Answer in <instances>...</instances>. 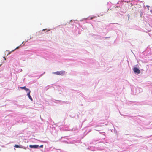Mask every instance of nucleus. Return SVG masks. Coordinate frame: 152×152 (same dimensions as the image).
<instances>
[{"label": "nucleus", "instance_id": "nucleus-1", "mask_svg": "<svg viewBox=\"0 0 152 152\" xmlns=\"http://www.w3.org/2000/svg\"><path fill=\"white\" fill-rule=\"evenodd\" d=\"M65 72V71H61L54 72L53 73V74L57 75H63L64 74Z\"/></svg>", "mask_w": 152, "mask_h": 152}, {"label": "nucleus", "instance_id": "nucleus-2", "mask_svg": "<svg viewBox=\"0 0 152 152\" xmlns=\"http://www.w3.org/2000/svg\"><path fill=\"white\" fill-rule=\"evenodd\" d=\"M133 71L135 73L139 74L140 73V71L136 67L134 68Z\"/></svg>", "mask_w": 152, "mask_h": 152}, {"label": "nucleus", "instance_id": "nucleus-3", "mask_svg": "<svg viewBox=\"0 0 152 152\" xmlns=\"http://www.w3.org/2000/svg\"><path fill=\"white\" fill-rule=\"evenodd\" d=\"M30 147L31 148H37L38 147V145H30Z\"/></svg>", "mask_w": 152, "mask_h": 152}, {"label": "nucleus", "instance_id": "nucleus-4", "mask_svg": "<svg viewBox=\"0 0 152 152\" xmlns=\"http://www.w3.org/2000/svg\"><path fill=\"white\" fill-rule=\"evenodd\" d=\"M27 95L29 97V99L31 100V101L32 100V99L30 95V93H28L27 94Z\"/></svg>", "mask_w": 152, "mask_h": 152}, {"label": "nucleus", "instance_id": "nucleus-5", "mask_svg": "<svg viewBox=\"0 0 152 152\" xmlns=\"http://www.w3.org/2000/svg\"><path fill=\"white\" fill-rule=\"evenodd\" d=\"M25 90L27 92V93H30V91L29 89H28L26 88V89H25Z\"/></svg>", "mask_w": 152, "mask_h": 152}, {"label": "nucleus", "instance_id": "nucleus-6", "mask_svg": "<svg viewBox=\"0 0 152 152\" xmlns=\"http://www.w3.org/2000/svg\"><path fill=\"white\" fill-rule=\"evenodd\" d=\"M14 147H15V148H20V146L17 145H15V146H14Z\"/></svg>", "mask_w": 152, "mask_h": 152}, {"label": "nucleus", "instance_id": "nucleus-7", "mask_svg": "<svg viewBox=\"0 0 152 152\" xmlns=\"http://www.w3.org/2000/svg\"><path fill=\"white\" fill-rule=\"evenodd\" d=\"M20 88H21L22 89H23L24 90L26 89V88L25 86L23 87H21Z\"/></svg>", "mask_w": 152, "mask_h": 152}, {"label": "nucleus", "instance_id": "nucleus-8", "mask_svg": "<svg viewBox=\"0 0 152 152\" xmlns=\"http://www.w3.org/2000/svg\"><path fill=\"white\" fill-rule=\"evenodd\" d=\"M19 48V47H17L16 48H15L14 50H12V52H13V51H14L16 49H18Z\"/></svg>", "mask_w": 152, "mask_h": 152}, {"label": "nucleus", "instance_id": "nucleus-9", "mask_svg": "<svg viewBox=\"0 0 152 152\" xmlns=\"http://www.w3.org/2000/svg\"><path fill=\"white\" fill-rule=\"evenodd\" d=\"M39 147H41V148H42L43 147V145H41L39 146Z\"/></svg>", "mask_w": 152, "mask_h": 152}, {"label": "nucleus", "instance_id": "nucleus-10", "mask_svg": "<svg viewBox=\"0 0 152 152\" xmlns=\"http://www.w3.org/2000/svg\"><path fill=\"white\" fill-rule=\"evenodd\" d=\"M93 18H94L93 17H91V18H90V19L91 20V19H92Z\"/></svg>", "mask_w": 152, "mask_h": 152}, {"label": "nucleus", "instance_id": "nucleus-11", "mask_svg": "<svg viewBox=\"0 0 152 152\" xmlns=\"http://www.w3.org/2000/svg\"><path fill=\"white\" fill-rule=\"evenodd\" d=\"M10 53H11V52H10V53H9V54H10Z\"/></svg>", "mask_w": 152, "mask_h": 152}, {"label": "nucleus", "instance_id": "nucleus-12", "mask_svg": "<svg viewBox=\"0 0 152 152\" xmlns=\"http://www.w3.org/2000/svg\"><path fill=\"white\" fill-rule=\"evenodd\" d=\"M4 60H6V58H4Z\"/></svg>", "mask_w": 152, "mask_h": 152}]
</instances>
